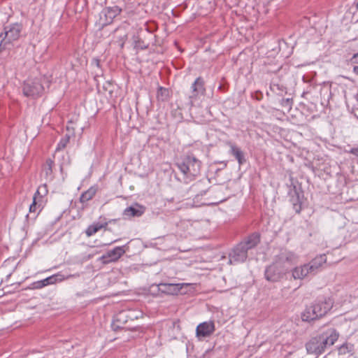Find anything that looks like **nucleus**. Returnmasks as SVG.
Returning <instances> with one entry per match:
<instances>
[{
	"mask_svg": "<svg viewBox=\"0 0 358 358\" xmlns=\"http://www.w3.org/2000/svg\"><path fill=\"white\" fill-rule=\"evenodd\" d=\"M334 302L331 299H325L324 301H318L312 306L315 309L320 318L324 316L333 307Z\"/></svg>",
	"mask_w": 358,
	"mask_h": 358,
	"instance_id": "obj_8",
	"label": "nucleus"
},
{
	"mask_svg": "<svg viewBox=\"0 0 358 358\" xmlns=\"http://www.w3.org/2000/svg\"><path fill=\"white\" fill-rule=\"evenodd\" d=\"M73 122L72 121H69L66 125V130L68 131L67 134H71V136L74 135L75 128L73 126Z\"/></svg>",
	"mask_w": 358,
	"mask_h": 358,
	"instance_id": "obj_29",
	"label": "nucleus"
},
{
	"mask_svg": "<svg viewBox=\"0 0 358 358\" xmlns=\"http://www.w3.org/2000/svg\"><path fill=\"white\" fill-rule=\"evenodd\" d=\"M128 318L129 317L126 310L120 311L113 317V327L115 326L117 329L120 328V325L126 323Z\"/></svg>",
	"mask_w": 358,
	"mask_h": 358,
	"instance_id": "obj_17",
	"label": "nucleus"
},
{
	"mask_svg": "<svg viewBox=\"0 0 358 358\" xmlns=\"http://www.w3.org/2000/svg\"><path fill=\"white\" fill-rule=\"evenodd\" d=\"M65 279L64 276L58 273L57 274L52 275L50 277H48L43 280H42V285L47 286L49 285H53L58 282H62Z\"/></svg>",
	"mask_w": 358,
	"mask_h": 358,
	"instance_id": "obj_18",
	"label": "nucleus"
},
{
	"mask_svg": "<svg viewBox=\"0 0 358 358\" xmlns=\"http://www.w3.org/2000/svg\"><path fill=\"white\" fill-rule=\"evenodd\" d=\"M350 61L352 64H358V53L354 54Z\"/></svg>",
	"mask_w": 358,
	"mask_h": 358,
	"instance_id": "obj_32",
	"label": "nucleus"
},
{
	"mask_svg": "<svg viewBox=\"0 0 358 358\" xmlns=\"http://www.w3.org/2000/svg\"><path fill=\"white\" fill-rule=\"evenodd\" d=\"M324 358H341L337 356L336 352H331L324 357Z\"/></svg>",
	"mask_w": 358,
	"mask_h": 358,
	"instance_id": "obj_31",
	"label": "nucleus"
},
{
	"mask_svg": "<svg viewBox=\"0 0 358 358\" xmlns=\"http://www.w3.org/2000/svg\"><path fill=\"white\" fill-rule=\"evenodd\" d=\"M145 212V208L138 203L127 208L124 210V215L127 217H140Z\"/></svg>",
	"mask_w": 358,
	"mask_h": 358,
	"instance_id": "obj_12",
	"label": "nucleus"
},
{
	"mask_svg": "<svg viewBox=\"0 0 358 358\" xmlns=\"http://www.w3.org/2000/svg\"><path fill=\"white\" fill-rule=\"evenodd\" d=\"M55 165V162L51 158H48L42 166L43 172L45 173L46 178L52 177V168Z\"/></svg>",
	"mask_w": 358,
	"mask_h": 358,
	"instance_id": "obj_20",
	"label": "nucleus"
},
{
	"mask_svg": "<svg viewBox=\"0 0 358 358\" xmlns=\"http://www.w3.org/2000/svg\"><path fill=\"white\" fill-rule=\"evenodd\" d=\"M338 338V334L336 330H329L310 340L306 343V350L310 354L320 355L327 347L334 345Z\"/></svg>",
	"mask_w": 358,
	"mask_h": 358,
	"instance_id": "obj_1",
	"label": "nucleus"
},
{
	"mask_svg": "<svg viewBox=\"0 0 358 358\" xmlns=\"http://www.w3.org/2000/svg\"><path fill=\"white\" fill-rule=\"evenodd\" d=\"M34 285H35V288H37V289H40V288L45 287V285H42V280L35 282Z\"/></svg>",
	"mask_w": 358,
	"mask_h": 358,
	"instance_id": "obj_33",
	"label": "nucleus"
},
{
	"mask_svg": "<svg viewBox=\"0 0 358 358\" xmlns=\"http://www.w3.org/2000/svg\"><path fill=\"white\" fill-rule=\"evenodd\" d=\"M285 273V269H283L275 262L266 268L265 271V277L268 281L278 282L282 278Z\"/></svg>",
	"mask_w": 358,
	"mask_h": 358,
	"instance_id": "obj_5",
	"label": "nucleus"
},
{
	"mask_svg": "<svg viewBox=\"0 0 358 358\" xmlns=\"http://www.w3.org/2000/svg\"><path fill=\"white\" fill-rule=\"evenodd\" d=\"M327 262V257L325 255H320L317 256L315 259L310 261L308 265L309 266L308 269L311 271V273L315 274L320 268L325 264Z\"/></svg>",
	"mask_w": 358,
	"mask_h": 358,
	"instance_id": "obj_13",
	"label": "nucleus"
},
{
	"mask_svg": "<svg viewBox=\"0 0 358 358\" xmlns=\"http://www.w3.org/2000/svg\"><path fill=\"white\" fill-rule=\"evenodd\" d=\"M231 154L235 156L239 164H242L244 162L243 154L242 151L234 145H231Z\"/></svg>",
	"mask_w": 358,
	"mask_h": 358,
	"instance_id": "obj_22",
	"label": "nucleus"
},
{
	"mask_svg": "<svg viewBox=\"0 0 358 358\" xmlns=\"http://www.w3.org/2000/svg\"><path fill=\"white\" fill-rule=\"evenodd\" d=\"M308 268L309 266L308 264L295 267L292 270V277L295 280H302L305 278L309 273H312L311 271L309 270Z\"/></svg>",
	"mask_w": 358,
	"mask_h": 358,
	"instance_id": "obj_14",
	"label": "nucleus"
},
{
	"mask_svg": "<svg viewBox=\"0 0 358 358\" xmlns=\"http://www.w3.org/2000/svg\"><path fill=\"white\" fill-rule=\"evenodd\" d=\"M248 250L240 243L233 250L230 254V262H243L248 257Z\"/></svg>",
	"mask_w": 358,
	"mask_h": 358,
	"instance_id": "obj_9",
	"label": "nucleus"
},
{
	"mask_svg": "<svg viewBox=\"0 0 358 358\" xmlns=\"http://www.w3.org/2000/svg\"><path fill=\"white\" fill-rule=\"evenodd\" d=\"M39 194V192H38V189L36 191V192L35 193L34 197H33V202L29 206V213H36V211L38 210V209L40 208V206H37V203H36V198H37V195Z\"/></svg>",
	"mask_w": 358,
	"mask_h": 358,
	"instance_id": "obj_27",
	"label": "nucleus"
},
{
	"mask_svg": "<svg viewBox=\"0 0 358 358\" xmlns=\"http://www.w3.org/2000/svg\"><path fill=\"white\" fill-rule=\"evenodd\" d=\"M127 39V34L124 33L123 34L120 35V40L117 41L119 46L122 48L124 46V41Z\"/></svg>",
	"mask_w": 358,
	"mask_h": 358,
	"instance_id": "obj_30",
	"label": "nucleus"
},
{
	"mask_svg": "<svg viewBox=\"0 0 358 358\" xmlns=\"http://www.w3.org/2000/svg\"><path fill=\"white\" fill-rule=\"evenodd\" d=\"M319 318V315L312 305L307 307L301 314L302 320L306 322H310Z\"/></svg>",
	"mask_w": 358,
	"mask_h": 358,
	"instance_id": "obj_16",
	"label": "nucleus"
},
{
	"mask_svg": "<svg viewBox=\"0 0 358 358\" xmlns=\"http://www.w3.org/2000/svg\"><path fill=\"white\" fill-rule=\"evenodd\" d=\"M121 8L116 7L115 8H113V15L119 14L121 12Z\"/></svg>",
	"mask_w": 358,
	"mask_h": 358,
	"instance_id": "obj_35",
	"label": "nucleus"
},
{
	"mask_svg": "<svg viewBox=\"0 0 358 358\" xmlns=\"http://www.w3.org/2000/svg\"><path fill=\"white\" fill-rule=\"evenodd\" d=\"M215 331V324L212 321L204 322L199 324L196 327V336L198 337H208Z\"/></svg>",
	"mask_w": 358,
	"mask_h": 358,
	"instance_id": "obj_10",
	"label": "nucleus"
},
{
	"mask_svg": "<svg viewBox=\"0 0 358 358\" xmlns=\"http://www.w3.org/2000/svg\"><path fill=\"white\" fill-rule=\"evenodd\" d=\"M44 88L38 79H28L23 85V94L26 96L37 97L40 96Z\"/></svg>",
	"mask_w": 358,
	"mask_h": 358,
	"instance_id": "obj_3",
	"label": "nucleus"
},
{
	"mask_svg": "<svg viewBox=\"0 0 358 358\" xmlns=\"http://www.w3.org/2000/svg\"><path fill=\"white\" fill-rule=\"evenodd\" d=\"M128 247L126 245L113 248V262L117 261L123 254L125 253Z\"/></svg>",
	"mask_w": 358,
	"mask_h": 358,
	"instance_id": "obj_25",
	"label": "nucleus"
},
{
	"mask_svg": "<svg viewBox=\"0 0 358 358\" xmlns=\"http://www.w3.org/2000/svg\"><path fill=\"white\" fill-rule=\"evenodd\" d=\"M183 175V180L188 183L200 173L201 162L192 155H187L176 163Z\"/></svg>",
	"mask_w": 358,
	"mask_h": 358,
	"instance_id": "obj_2",
	"label": "nucleus"
},
{
	"mask_svg": "<svg viewBox=\"0 0 358 358\" xmlns=\"http://www.w3.org/2000/svg\"><path fill=\"white\" fill-rule=\"evenodd\" d=\"M192 94L189 96V99L191 105L192 106L193 99H195L199 94H203L205 92L203 80L201 78H196L194 83L192 84Z\"/></svg>",
	"mask_w": 358,
	"mask_h": 358,
	"instance_id": "obj_11",
	"label": "nucleus"
},
{
	"mask_svg": "<svg viewBox=\"0 0 358 358\" xmlns=\"http://www.w3.org/2000/svg\"><path fill=\"white\" fill-rule=\"evenodd\" d=\"M97 188L95 187H90L87 191L84 192L80 197V201L83 203L91 200L96 194Z\"/></svg>",
	"mask_w": 358,
	"mask_h": 358,
	"instance_id": "obj_19",
	"label": "nucleus"
},
{
	"mask_svg": "<svg viewBox=\"0 0 358 358\" xmlns=\"http://www.w3.org/2000/svg\"><path fill=\"white\" fill-rule=\"evenodd\" d=\"M353 72L356 74V75H358V66H355L354 68H353Z\"/></svg>",
	"mask_w": 358,
	"mask_h": 358,
	"instance_id": "obj_36",
	"label": "nucleus"
},
{
	"mask_svg": "<svg viewBox=\"0 0 358 358\" xmlns=\"http://www.w3.org/2000/svg\"><path fill=\"white\" fill-rule=\"evenodd\" d=\"M189 283H160L159 289L167 294H178L184 287H187Z\"/></svg>",
	"mask_w": 358,
	"mask_h": 358,
	"instance_id": "obj_7",
	"label": "nucleus"
},
{
	"mask_svg": "<svg viewBox=\"0 0 358 358\" xmlns=\"http://www.w3.org/2000/svg\"><path fill=\"white\" fill-rule=\"evenodd\" d=\"M169 94V92L167 89L160 87L158 89L157 96L159 100L164 101L168 99Z\"/></svg>",
	"mask_w": 358,
	"mask_h": 358,
	"instance_id": "obj_26",
	"label": "nucleus"
},
{
	"mask_svg": "<svg viewBox=\"0 0 358 358\" xmlns=\"http://www.w3.org/2000/svg\"><path fill=\"white\" fill-rule=\"evenodd\" d=\"M260 241V236L257 233L251 234L248 238L241 242L240 244L243 245L247 250L255 247Z\"/></svg>",
	"mask_w": 358,
	"mask_h": 358,
	"instance_id": "obj_15",
	"label": "nucleus"
},
{
	"mask_svg": "<svg viewBox=\"0 0 358 358\" xmlns=\"http://www.w3.org/2000/svg\"><path fill=\"white\" fill-rule=\"evenodd\" d=\"M297 260L298 257L294 253L285 251L277 257L275 262L287 271L289 266L297 262Z\"/></svg>",
	"mask_w": 358,
	"mask_h": 358,
	"instance_id": "obj_6",
	"label": "nucleus"
},
{
	"mask_svg": "<svg viewBox=\"0 0 358 358\" xmlns=\"http://www.w3.org/2000/svg\"><path fill=\"white\" fill-rule=\"evenodd\" d=\"M4 30V36L1 39L3 40V44L6 43L7 45L20 38L22 26L20 24L15 23L6 27ZM3 35V34H1L0 38H1Z\"/></svg>",
	"mask_w": 358,
	"mask_h": 358,
	"instance_id": "obj_4",
	"label": "nucleus"
},
{
	"mask_svg": "<svg viewBox=\"0 0 358 358\" xmlns=\"http://www.w3.org/2000/svg\"><path fill=\"white\" fill-rule=\"evenodd\" d=\"M357 8H358V3L357 4Z\"/></svg>",
	"mask_w": 358,
	"mask_h": 358,
	"instance_id": "obj_38",
	"label": "nucleus"
},
{
	"mask_svg": "<svg viewBox=\"0 0 358 358\" xmlns=\"http://www.w3.org/2000/svg\"><path fill=\"white\" fill-rule=\"evenodd\" d=\"M70 138L71 134H66L64 136H63L58 143L55 151L57 152L64 149L69 143Z\"/></svg>",
	"mask_w": 358,
	"mask_h": 358,
	"instance_id": "obj_24",
	"label": "nucleus"
},
{
	"mask_svg": "<svg viewBox=\"0 0 358 358\" xmlns=\"http://www.w3.org/2000/svg\"><path fill=\"white\" fill-rule=\"evenodd\" d=\"M351 152L358 156V149H352Z\"/></svg>",
	"mask_w": 358,
	"mask_h": 358,
	"instance_id": "obj_37",
	"label": "nucleus"
},
{
	"mask_svg": "<svg viewBox=\"0 0 358 358\" xmlns=\"http://www.w3.org/2000/svg\"><path fill=\"white\" fill-rule=\"evenodd\" d=\"M71 163V159L69 156H63V162L60 164V171L62 172L64 167L66 165H69Z\"/></svg>",
	"mask_w": 358,
	"mask_h": 358,
	"instance_id": "obj_28",
	"label": "nucleus"
},
{
	"mask_svg": "<svg viewBox=\"0 0 358 358\" xmlns=\"http://www.w3.org/2000/svg\"><path fill=\"white\" fill-rule=\"evenodd\" d=\"M353 350V345L345 343L342 345L338 349L337 353V356L341 357V356L345 355L347 354L351 353Z\"/></svg>",
	"mask_w": 358,
	"mask_h": 358,
	"instance_id": "obj_23",
	"label": "nucleus"
},
{
	"mask_svg": "<svg viewBox=\"0 0 358 358\" xmlns=\"http://www.w3.org/2000/svg\"><path fill=\"white\" fill-rule=\"evenodd\" d=\"M103 227V224L96 222L90 225L85 230V234L87 236H91L96 234L99 230Z\"/></svg>",
	"mask_w": 358,
	"mask_h": 358,
	"instance_id": "obj_21",
	"label": "nucleus"
},
{
	"mask_svg": "<svg viewBox=\"0 0 358 358\" xmlns=\"http://www.w3.org/2000/svg\"><path fill=\"white\" fill-rule=\"evenodd\" d=\"M6 46L7 45H6V43L3 44V40L1 39V41H0V51L1 50H5L7 48Z\"/></svg>",
	"mask_w": 358,
	"mask_h": 358,
	"instance_id": "obj_34",
	"label": "nucleus"
}]
</instances>
